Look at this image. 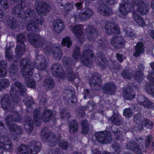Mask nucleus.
<instances>
[{"instance_id": "1", "label": "nucleus", "mask_w": 154, "mask_h": 154, "mask_svg": "<svg viewBox=\"0 0 154 154\" xmlns=\"http://www.w3.org/2000/svg\"><path fill=\"white\" fill-rule=\"evenodd\" d=\"M109 133H107L105 131L97 132L95 134L96 138L100 142L103 143H108L111 139L108 137Z\"/></svg>"}, {"instance_id": "18", "label": "nucleus", "mask_w": 154, "mask_h": 154, "mask_svg": "<svg viewBox=\"0 0 154 154\" xmlns=\"http://www.w3.org/2000/svg\"><path fill=\"white\" fill-rule=\"evenodd\" d=\"M48 82L47 85L48 88L49 89L52 88L54 86V85L51 78L48 76L47 78V79L46 80V82Z\"/></svg>"}, {"instance_id": "51", "label": "nucleus", "mask_w": 154, "mask_h": 154, "mask_svg": "<svg viewBox=\"0 0 154 154\" xmlns=\"http://www.w3.org/2000/svg\"><path fill=\"white\" fill-rule=\"evenodd\" d=\"M2 11L0 9V18L2 17V16L1 15L2 13Z\"/></svg>"}, {"instance_id": "49", "label": "nucleus", "mask_w": 154, "mask_h": 154, "mask_svg": "<svg viewBox=\"0 0 154 154\" xmlns=\"http://www.w3.org/2000/svg\"><path fill=\"white\" fill-rule=\"evenodd\" d=\"M22 35V34H20V35H19V36H18V37H17V41H18V40L20 41V38H19V36H21V35Z\"/></svg>"}, {"instance_id": "42", "label": "nucleus", "mask_w": 154, "mask_h": 154, "mask_svg": "<svg viewBox=\"0 0 154 154\" xmlns=\"http://www.w3.org/2000/svg\"><path fill=\"white\" fill-rule=\"evenodd\" d=\"M140 114H137V115H135L134 116V119L135 120V119H138V118H137V117H139L140 116Z\"/></svg>"}, {"instance_id": "62", "label": "nucleus", "mask_w": 154, "mask_h": 154, "mask_svg": "<svg viewBox=\"0 0 154 154\" xmlns=\"http://www.w3.org/2000/svg\"><path fill=\"white\" fill-rule=\"evenodd\" d=\"M34 119L35 120V116H34Z\"/></svg>"}, {"instance_id": "25", "label": "nucleus", "mask_w": 154, "mask_h": 154, "mask_svg": "<svg viewBox=\"0 0 154 154\" xmlns=\"http://www.w3.org/2000/svg\"><path fill=\"white\" fill-rule=\"evenodd\" d=\"M26 148L24 146H21L20 148V153L21 154H26Z\"/></svg>"}, {"instance_id": "46", "label": "nucleus", "mask_w": 154, "mask_h": 154, "mask_svg": "<svg viewBox=\"0 0 154 154\" xmlns=\"http://www.w3.org/2000/svg\"><path fill=\"white\" fill-rule=\"evenodd\" d=\"M150 65H151V66L152 67V69H154V62L152 63H151Z\"/></svg>"}, {"instance_id": "35", "label": "nucleus", "mask_w": 154, "mask_h": 154, "mask_svg": "<svg viewBox=\"0 0 154 154\" xmlns=\"http://www.w3.org/2000/svg\"><path fill=\"white\" fill-rule=\"evenodd\" d=\"M116 56L119 61L120 62H122V55L117 54Z\"/></svg>"}, {"instance_id": "22", "label": "nucleus", "mask_w": 154, "mask_h": 154, "mask_svg": "<svg viewBox=\"0 0 154 154\" xmlns=\"http://www.w3.org/2000/svg\"><path fill=\"white\" fill-rule=\"evenodd\" d=\"M124 97L126 98H127L128 99L131 100H132L134 97L135 95L134 92H131L130 94L127 93L126 94Z\"/></svg>"}, {"instance_id": "43", "label": "nucleus", "mask_w": 154, "mask_h": 154, "mask_svg": "<svg viewBox=\"0 0 154 154\" xmlns=\"http://www.w3.org/2000/svg\"><path fill=\"white\" fill-rule=\"evenodd\" d=\"M151 36L154 38V31H152L150 34Z\"/></svg>"}, {"instance_id": "57", "label": "nucleus", "mask_w": 154, "mask_h": 154, "mask_svg": "<svg viewBox=\"0 0 154 154\" xmlns=\"http://www.w3.org/2000/svg\"><path fill=\"white\" fill-rule=\"evenodd\" d=\"M30 42L32 44H33L34 45L36 42H35L34 43H33V42H32V41H30Z\"/></svg>"}, {"instance_id": "36", "label": "nucleus", "mask_w": 154, "mask_h": 154, "mask_svg": "<svg viewBox=\"0 0 154 154\" xmlns=\"http://www.w3.org/2000/svg\"><path fill=\"white\" fill-rule=\"evenodd\" d=\"M43 20L42 17L40 18L39 19H37L36 20V23L39 24H41L42 23Z\"/></svg>"}, {"instance_id": "64", "label": "nucleus", "mask_w": 154, "mask_h": 154, "mask_svg": "<svg viewBox=\"0 0 154 154\" xmlns=\"http://www.w3.org/2000/svg\"><path fill=\"white\" fill-rule=\"evenodd\" d=\"M9 72H11V71H10H10H9Z\"/></svg>"}, {"instance_id": "27", "label": "nucleus", "mask_w": 154, "mask_h": 154, "mask_svg": "<svg viewBox=\"0 0 154 154\" xmlns=\"http://www.w3.org/2000/svg\"><path fill=\"white\" fill-rule=\"evenodd\" d=\"M88 12L87 11L86 13H85V14H83V17H84V16H85L86 17H88L89 16H91L92 15V11L91 9H88Z\"/></svg>"}, {"instance_id": "33", "label": "nucleus", "mask_w": 154, "mask_h": 154, "mask_svg": "<svg viewBox=\"0 0 154 154\" xmlns=\"http://www.w3.org/2000/svg\"><path fill=\"white\" fill-rule=\"evenodd\" d=\"M29 11H30L29 10H28L25 13H24V17H30V15H31V14L32 12L30 11V13H29Z\"/></svg>"}, {"instance_id": "16", "label": "nucleus", "mask_w": 154, "mask_h": 154, "mask_svg": "<svg viewBox=\"0 0 154 154\" xmlns=\"http://www.w3.org/2000/svg\"><path fill=\"white\" fill-rule=\"evenodd\" d=\"M138 100L140 104L143 105L145 106L147 105V103L148 102V99L143 96L139 97Z\"/></svg>"}, {"instance_id": "30", "label": "nucleus", "mask_w": 154, "mask_h": 154, "mask_svg": "<svg viewBox=\"0 0 154 154\" xmlns=\"http://www.w3.org/2000/svg\"><path fill=\"white\" fill-rule=\"evenodd\" d=\"M27 85L28 87H30L32 88H35V83L34 82H32L27 83Z\"/></svg>"}, {"instance_id": "20", "label": "nucleus", "mask_w": 154, "mask_h": 154, "mask_svg": "<svg viewBox=\"0 0 154 154\" xmlns=\"http://www.w3.org/2000/svg\"><path fill=\"white\" fill-rule=\"evenodd\" d=\"M123 114L124 116L126 117H131L133 114L129 108L127 109L124 110Z\"/></svg>"}, {"instance_id": "56", "label": "nucleus", "mask_w": 154, "mask_h": 154, "mask_svg": "<svg viewBox=\"0 0 154 154\" xmlns=\"http://www.w3.org/2000/svg\"><path fill=\"white\" fill-rule=\"evenodd\" d=\"M123 43H122V41L121 42H119V45H121L120 44H122Z\"/></svg>"}, {"instance_id": "3", "label": "nucleus", "mask_w": 154, "mask_h": 154, "mask_svg": "<svg viewBox=\"0 0 154 154\" xmlns=\"http://www.w3.org/2000/svg\"><path fill=\"white\" fill-rule=\"evenodd\" d=\"M64 28L63 23L60 20H57L54 21L52 29L57 33L61 32Z\"/></svg>"}, {"instance_id": "52", "label": "nucleus", "mask_w": 154, "mask_h": 154, "mask_svg": "<svg viewBox=\"0 0 154 154\" xmlns=\"http://www.w3.org/2000/svg\"><path fill=\"white\" fill-rule=\"evenodd\" d=\"M35 124L36 125H37V126H38V125H40V123H39V124H38V123H37V122L36 121H35Z\"/></svg>"}, {"instance_id": "34", "label": "nucleus", "mask_w": 154, "mask_h": 154, "mask_svg": "<svg viewBox=\"0 0 154 154\" xmlns=\"http://www.w3.org/2000/svg\"><path fill=\"white\" fill-rule=\"evenodd\" d=\"M139 11L143 15L145 14L147 12V10L145 8H142V9H140Z\"/></svg>"}, {"instance_id": "26", "label": "nucleus", "mask_w": 154, "mask_h": 154, "mask_svg": "<svg viewBox=\"0 0 154 154\" xmlns=\"http://www.w3.org/2000/svg\"><path fill=\"white\" fill-rule=\"evenodd\" d=\"M51 111L48 109H46L44 112V115L45 117H48L49 118L51 117Z\"/></svg>"}, {"instance_id": "59", "label": "nucleus", "mask_w": 154, "mask_h": 154, "mask_svg": "<svg viewBox=\"0 0 154 154\" xmlns=\"http://www.w3.org/2000/svg\"><path fill=\"white\" fill-rule=\"evenodd\" d=\"M150 93H151L154 96V93H153V92L152 91L151 92H150Z\"/></svg>"}, {"instance_id": "10", "label": "nucleus", "mask_w": 154, "mask_h": 154, "mask_svg": "<svg viewBox=\"0 0 154 154\" xmlns=\"http://www.w3.org/2000/svg\"><path fill=\"white\" fill-rule=\"evenodd\" d=\"M37 10H38V13L39 14H41L42 16H43L46 14L45 12H46L48 10H49L50 8L47 5L45 4L43 6H42V8L38 6L37 8Z\"/></svg>"}, {"instance_id": "4", "label": "nucleus", "mask_w": 154, "mask_h": 154, "mask_svg": "<svg viewBox=\"0 0 154 154\" xmlns=\"http://www.w3.org/2000/svg\"><path fill=\"white\" fill-rule=\"evenodd\" d=\"M15 87L14 88H12L11 86V89L10 91V94L12 95L13 93H15L18 90L19 91L20 94L21 95L22 94V92H25L26 89L24 88V87L22 86L20 83L18 82H16L15 83Z\"/></svg>"}, {"instance_id": "40", "label": "nucleus", "mask_w": 154, "mask_h": 154, "mask_svg": "<svg viewBox=\"0 0 154 154\" xmlns=\"http://www.w3.org/2000/svg\"><path fill=\"white\" fill-rule=\"evenodd\" d=\"M0 3L2 5L7 6V5L6 2L5 1H4V2H3V0H2Z\"/></svg>"}, {"instance_id": "28", "label": "nucleus", "mask_w": 154, "mask_h": 154, "mask_svg": "<svg viewBox=\"0 0 154 154\" xmlns=\"http://www.w3.org/2000/svg\"><path fill=\"white\" fill-rule=\"evenodd\" d=\"M111 26L113 27L114 30H115L116 31L117 33L119 34V30L117 25L114 24H111Z\"/></svg>"}, {"instance_id": "14", "label": "nucleus", "mask_w": 154, "mask_h": 154, "mask_svg": "<svg viewBox=\"0 0 154 154\" xmlns=\"http://www.w3.org/2000/svg\"><path fill=\"white\" fill-rule=\"evenodd\" d=\"M69 128L71 131H76L78 130V124L75 121H73L69 125Z\"/></svg>"}, {"instance_id": "29", "label": "nucleus", "mask_w": 154, "mask_h": 154, "mask_svg": "<svg viewBox=\"0 0 154 154\" xmlns=\"http://www.w3.org/2000/svg\"><path fill=\"white\" fill-rule=\"evenodd\" d=\"M25 4V3L23 2H21V5H19L18 7L17 6V8L16 9V11H20V10H21L22 9V7H23V6H24Z\"/></svg>"}, {"instance_id": "44", "label": "nucleus", "mask_w": 154, "mask_h": 154, "mask_svg": "<svg viewBox=\"0 0 154 154\" xmlns=\"http://www.w3.org/2000/svg\"><path fill=\"white\" fill-rule=\"evenodd\" d=\"M125 71L123 72L122 74V76H123L124 77L127 78V75H125Z\"/></svg>"}, {"instance_id": "61", "label": "nucleus", "mask_w": 154, "mask_h": 154, "mask_svg": "<svg viewBox=\"0 0 154 154\" xmlns=\"http://www.w3.org/2000/svg\"><path fill=\"white\" fill-rule=\"evenodd\" d=\"M61 147H63V148H64V147H63V146H61Z\"/></svg>"}, {"instance_id": "12", "label": "nucleus", "mask_w": 154, "mask_h": 154, "mask_svg": "<svg viewBox=\"0 0 154 154\" xmlns=\"http://www.w3.org/2000/svg\"><path fill=\"white\" fill-rule=\"evenodd\" d=\"M9 82L7 79L0 80V90L5 88L9 85Z\"/></svg>"}, {"instance_id": "50", "label": "nucleus", "mask_w": 154, "mask_h": 154, "mask_svg": "<svg viewBox=\"0 0 154 154\" xmlns=\"http://www.w3.org/2000/svg\"><path fill=\"white\" fill-rule=\"evenodd\" d=\"M71 78H71H68V79L69 80V81H71L72 80V79H74V77H72Z\"/></svg>"}, {"instance_id": "24", "label": "nucleus", "mask_w": 154, "mask_h": 154, "mask_svg": "<svg viewBox=\"0 0 154 154\" xmlns=\"http://www.w3.org/2000/svg\"><path fill=\"white\" fill-rule=\"evenodd\" d=\"M0 66H2L1 64ZM1 68L2 69H0V75L2 77L5 76L7 73V71L4 68H3L2 67H1Z\"/></svg>"}, {"instance_id": "55", "label": "nucleus", "mask_w": 154, "mask_h": 154, "mask_svg": "<svg viewBox=\"0 0 154 154\" xmlns=\"http://www.w3.org/2000/svg\"><path fill=\"white\" fill-rule=\"evenodd\" d=\"M82 63L84 64H85V65H87V63H86L84 61H82Z\"/></svg>"}, {"instance_id": "17", "label": "nucleus", "mask_w": 154, "mask_h": 154, "mask_svg": "<svg viewBox=\"0 0 154 154\" xmlns=\"http://www.w3.org/2000/svg\"><path fill=\"white\" fill-rule=\"evenodd\" d=\"M71 43L69 38L67 37L63 39L62 44L63 46L66 45L68 47H69L71 44Z\"/></svg>"}, {"instance_id": "6", "label": "nucleus", "mask_w": 154, "mask_h": 154, "mask_svg": "<svg viewBox=\"0 0 154 154\" xmlns=\"http://www.w3.org/2000/svg\"><path fill=\"white\" fill-rule=\"evenodd\" d=\"M60 66L58 64H56L53 66L51 69V72L53 75L55 76H57L60 78H62V75L63 74L62 73H58L59 69Z\"/></svg>"}, {"instance_id": "13", "label": "nucleus", "mask_w": 154, "mask_h": 154, "mask_svg": "<svg viewBox=\"0 0 154 154\" xmlns=\"http://www.w3.org/2000/svg\"><path fill=\"white\" fill-rule=\"evenodd\" d=\"M38 28V26H37L35 24L33 23L32 24V22H29L27 28L28 30H31L34 32H38L39 31L37 29Z\"/></svg>"}, {"instance_id": "31", "label": "nucleus", "mask_w": 154, "mask_h": 154, "mask_svg": "<svg viewBox=\"0 0 154 154\" xmlns=\"http://www.w3.org/2000/svg\"><path fill=\"white\" fill-rule=\"evenodd\" d=\"M38 150V148L37 147H34L33 150H32L30 151V153L31 154H36Z\"/></svg>"}, {"instance_id": "37", "label": "nucleus", "mask_w": 154, "mask_h": 154, "mask_svg": "<svg viewBox=\"0 0 154 154\" xmlns=\"http://www.w3.org/2000/svg\"><path fill=\"white\" fill-rule=\"evenodd\" d=\"M75 6L78 9H80L82 7V3H79L75 4Z\"/></svg>"}, {"instance_id": "54", "label": "nucleus", "mask_w": 154, "mask_h": 154, "mask_svg": "<svg viewBox=\"0 0 154 154\" xmlns=\"http://www.w3.org/2000/svg\"><path fill=\"white\" fill-rule=\"evenodd\" d=\"M48 83V82H46V80H45V84H45V86H46V87L47 88H48V87H47V85Z\"/></svg>"}, {"instance_id": "5", "label": "nucleus", "mask_w": 154, "mask_h": 154, "mask_svg": "<svg viewBox=\"0 0 154 154\" xmlns=\"http://www.w3.org/2000/svg\"><path fill=\"white\" fill-rule=\"evenodd\" d=\"M83 28L82 25H78L73 29H71L75 33V35L79 38L82 39L83 35H82V30Z\"/></svg>"}, {"instance_id": "7", "label": "nucleus", "mask_w": 154, "mask_h": 154, "mask_svg": "<svg viewBox=\"0 0 154 154\" xmlns=\"http://www.w3.org/2000/svg\"><path fill=\"white\" fill-rule=\"evenodd\" d=\"M135 52L134 54V55L136 57L139 56L142 53L144 49V47L142 43H138L135 48Z\"/></svg>"}, {"instance_id": "39", "label": "nucleus", "mask_w": 154, "mask_h": 154, "mask_svg": "<svg viewBox=\"0 0 154 154\" xmlns=\"http://www.w3.org/2000/svg\"><path fill=\"white\" fill-rule=\"evenodd\" d=\"M87 55L91 56V57H92L93 56V53L91 51H88L87 52Z\"/></svg>"}, {"instance_id": "63", "label": "nucleus", "mask_w": 154, "mask_h": 154, "mask_svg": "<svg viewBox=\"0 0 154 154\" xmlns=\"http://www.w3.org/2000/svg\"><path fill=\"white\" fill-rule=\"evenodd\" d=\"M3 140V138H2L1 139V140Z\"/></svg>"}, {"instance_id": "58", "label": "nucleus", "mask_w": 154, "mask_h": 154, "mask_svg": "<svg viewBox=\"0 0 154 154\" xmlns=\"http://www.w3.org/2000/svg\"><path fill=\"white\" fill-rule=\"evenodd\" d=\"M71 76V78L74 77H73V75H72V74H71V76L69 75V76Z\"/></svg>"}, {"instance_id": "41", "label": "nucleus", "mask_w": 154, "mask_h": 154, "mask_svg": "<svg viewBox=\"0 0 154 154\" xmlns=\"http://www.w3.org/2000/svg\"><path fill=\"white\" fill-rule=\"evenodd\" d=\"M152 138V136L151 135L148 136L147 138H146V140L148 141H149V140H150Z\"/></svg>"}, {"instance_id": "53", "label": "nucleus", "mask_w": 154, "mask_h": 154, "mask_svg": "<svg viewBox=\"0 0 154 154\" xmlns=\"http://www.w3.org/2000/svg\"><path fill=\"white\" fill-rule=\"evenodd\" d=\"M38 69L39 70H44L45 69V68H38Z\"/></svg>"}, {"instance_id": "11", "label": "nucleus", "mask_w": 154, "mask_h": 154, "mask_svg": "<svg viewBox=\"0 0 154 154\" xmlns=\"http://www.w3.org/2000/svg\"><path fill=\"white\" fill-rule=\"evenodd\" d=\"M134 18L136 22L140 26H143L145 25L143 20L139 16L136 14H134L133 15Z\"/></svg>"}, {"instance_id": "19", "label": "nucleus", "mask_w": 154, "mask_h": 154, "mask_svg": "<svg viewBox=\"0 0 154 154\" xmlns=\"http://www.w3.org/2000/svg\"><path fill=\"white\" fill-rule=\"evenodd\" d=\"M57 51L52 54L53 57L57 59H60L62 56L61 52L59 48H57Z\"/></svg>"}, {"instance_id": "32", "label": "nucleus", "mask_w": 154, "mask_h": 154, "mask_svg": "<svg viewBox=\"0 0 154 154\" xmlns=\"http://www.w3.org/2000/svg\"><path fill=\"white\" fill-rule=\"evenodd\" d=\"M122 40H123V38L122 37H118L116 38L115 39V40H114V41H112L111 43L112 45H113L114 46H115V45L114 44V41H117L118 42V41H119V40H121L122 41Z\"/></svg>"}, {"instance_id": "15", "label": "nucleus", "mask_w": 154, "mask_h": 154, "mask_svg": "<svg viewBox=\"0 0 154 154\" xmlns=\"http://www.w3.org/2000/svg\"><path fill=\"white\" fill-rule=\"evenodd\" d=\"M82 126L83 133L86 134L88 131V121L85 120L82 123Z\"/></svg>"}, {"instance_id": "23", "label": "nucleus", "mask_w": 154, "mask_h": 154, "mask_svg": "<svg viewBox=\"0 0 154 154\" xmlns=\"http://www.w3.org/2000/svg\"><path fill=\"white\" fill-rule=\"evenodd\" d=\"M153 125L152 122L149 120H146L145 125L147 128H151Z\"/></svg>"}, {"instance_id": "45", "label": "nucleus", "mask_w": 154, "mask_h": 154, "mask_svg": "<svg viewBox=\"0 0 154 154\" xmlns=\"http://www.w3.org/2000/svg\"><path fill=\"white\" fill-rule=\"evenodd\" d=\"M16 49L19 51H20L21 50V47L18 45L17 46Z\"/></svg>"}, {"instance_id": "60", "label": "nucleus", "mask_w": 154, "mask_h": 154, "mask_svg": "<svg viewBox=\"0 0 154 154\" xmlns=\"http://www.w3.org/2000/svg\"><path fill=\"white\" fill-rule=\"evenodd\" d=\"M44 121H45V122H48V120H45V119H43Z\"/></svg>"}, {"instance_id": "47", "label": "nucleus", "mask_w": 154, "mask_h": 154, "mask_svg": "<svg viewBox=\"0 0 154 154\" xmlns=\"http://www.w3.org/2000/svg\"><path fill=\"white\" fill-rule=\"evenodd\" d=\"M1 104L2 106V108H3V109H5V108H4L3 106V100H2L1 101Z\"/></svg>"}, {"instance_id": "38", "label": "nucleus", "mask_w": 154, "mask_h": 154, "mask_svg": "<svg viewBox=\"0 0 154 154\" xmlns=\"http://www.w3.org/2000/svg\"><path fill=\"white\" fill-rule=\"evenodd\" d=\"M75 52H76L75 51L74 52L73 56V57H74V58H78L79 55L78 52H77L76 54L75 55Z\"/></svg>"}, {"instance_id": "8", "label": "nucleus", "mask_w": 154, "mask_h": 154, "mask_svg": "<svg viewBox=\"0 0 154 154\" xmlns=\"http://www.w3.org/2000/svg\"><path fill=\"white\" fill-rule=\"evenodd\" d=\"M130 5L128 4H125L124 5L120 4V11L121 13L124 15H126L131 10V8H128Z\"/></svg>"}, {"instance_id": "9", "label": "nucleus", "mask_w": 154, "mask_h": 154, "mask_svg": "<svg viewBox=\"0 0 154 154\" xmlns=\"http://www.w3.org/2000/svg\"><path fill=\"white\" fill-rule=\"evenodd\" d=\"M98 11L100 14L106 16H108L112 13L111 10L108 8H106L105 10V8H101L100 7H99L98 8Z\"/></svg>"}, {"instance_id": "48", "label": "nucleus", "mask_w": 154, "mask_h": 154, "mask_svg": "<svg viewBox=\"0 0 154 154\" xmlns=\"http://www.w3.org/2000/svg\"><path fill=\"white\" fill-rule=\"evenodd\" d=\"M99 154V152H97V154ZM103 154H109V153L108 152H104Z\"/></svg>"}, {"instance_id": "2", "label": "nucleus", "mask_w": 154, "mask_h": 154, "mask_svg": "<svg viewBox=\"0 0 154 154\" xmlns=\"http://www.w3.org/2000/svg\"><path fill=\"white\" fill-rule=\"evenodd\" d=\"M20 67L23 69V74L25 75H32L33 74V70L28 65V60L24 59L22 62H21Z\"/></svg>"}, {"instance_id": "21", "label": "nucleus", "mask_w": 154, "mask_h": 154, "mask_svg": "<svg viewBox=\"0 0 154 154\" xmlns=\"http://www.w3.org/2000/svg\"><path fill=\"white\" fill-rule=\"evenodd\" d=\"M105 89L106 90L110 91H114L115 90V86L113 83H111L110 84H108L105 87Z\"/></svg>"}]
</instances>
